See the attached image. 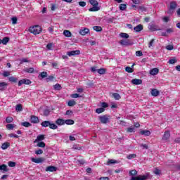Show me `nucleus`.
I'll return each mask as SVG.
<instances>
[{
    "label": "nucleus",
    "instance_id": "25",
    "mask_svg": "<svg viewBox=\"0 0 180 180\" xmlns=\"http://www.w3.org/2000/svg\"><path fill=\"white\" fill-rule=\"evenodd\" d=\"M50 121H44L41 123L42 127H50Z\"/></svg>",
    "mask_w": 180,
    "mask_h": 180
},
{
    "label": "nucleus",
    "instance_id": "24",
    "mask_svg": "<svg viewBox=\"0 0 180 180\" xmlns=\"http://www.w3.org/2000/svg\"><path fill=\"white\" fill-rule=\"evenodd\" d=\"M54 79H56V77H54V75H51L49 76L48 77H46V82H51L54 81Z\"/></svg>",
    "mask_w": 180,
    "mask_h": 180
},
{
    "label": "nucleus",
    "instance_id": "46",
    "mask_svg": "<svg viewBox=\"0 0 180 180\" xmlns=\"http://www.w3.org/2000/svg\"><path fill=\"white\" fill-rule=\"evenodd\" d=\"M154 41H155V39H153L150 40V41L148 43V48L153 49L154 47Z\"/></svg>",
    "mask_w": 180,
    "mask_h": 180
},
{
    "label": "nucleus",
    "instance_id": "60",
    "mask_svg": "<svg viewBox=\"0 0 180 180\" xmlns=\"http://www.w3.org/2000/svg\"><path fill=\"white\" fill-rule=\"evenodd\" d=\"M79 6H82V8H84V7L86 6V2L79 1Z\"/></svg>",
    "mask_w": 180,
    "mask_h": 180
},
{
    "label": "nucleus",
    "instance_id": "1",
    "mask_svg": "<svg viewBox=\"0 0 180 180\" xmlns=\"http://www.w3.org/2000/svg\"><path fill=\"white\" fill-rule=\"evenodd\" d=\"M29 32L34 35L40 34V33H41V27L39 25H34L33 27H30L29 28Z\"/></svg>",
    "mask_w": 180,
    "mask_h": 180
},
{
    "label": "nucleus",
    "instance_id": "21",
    "mask_svg": "<svg viewBox=\"0 0 180 180\" xmlns=\"http://www.w3.org/2000/svg\"><path fill=\"white\" fill-rule=\"evenodd\" d=\"M149 29L150 30H153V32H157V30H161V29L157 28V25L154 24H151L150 25H149Z\"/></svg>",
    "mask_w": 180,
    "mask_h": 180
},
{
    "label": "nucleus",
    "instance_id": "16",
    "mask_svg": "<svg viewBox=\"0 0 180 180\" xmlns=\"http://www.w3.org/2000/svg\"><path fill=\"white\" fill-rule=\"evenodd\" d=\"M6 86H8V83L4 82H0V91H5Z\"/></svg>",
    "mask_w": 180,
    "mask_h": 180
},
{
    "label": "nucleus",
    "instance_id": "8",
    "mask_svg": "<svg viewBox=\"0 0 180 180\" xmlns=\"http://www.w3.org/2000/svg\"><path fill=\"white\" fill-rule=\"evenodd\" d=\"M45 171L46 172H55L56 171H57V167H54V166H48Z\"/></svg>",
    "mask_w": 180,
    "mask_h": 180
},
{
    "label": "nucleus",
    "instance_id": "15",
    "mask_svg": "<svg viewBox=\"0 0 180 180\" xmlns=\"http://www.w3.org/2000/svg\"><path fill=\"white\" fill-rule=\"evenodd\" d=\"M143 29V25L141 24H139L136 25L135 27H134V30L136 32H141Z\"/></svg>",
    "mask_w": 180,
    "mask_h": 180
},
{
    "label": "nucleus",
    "instance_id": "59",
    "mask_svg": "<svg viewBox=\"0 0 180 180\" xmlns=\"http://www.w3.org/2000/svg\"><path fill=\"white\" fill-rule=\"evenodd\" d=\"M35 154L37 155H40L43 154V150L38 149V150H35Z\"/></svg>",
    "mask_w": 180,
    "mask_h": 180
},
{
    "label": "nucleus",
    "instance_id": "31",
    "mask_svg": "<svg viewBox=\"0 0 180 180\" xmlns=\"http://www.w3.org/2000/svg\"><path fill=\"white\" fill-rule=\"evenodd\" d=\"M75 105H77V102H75V101L74 100H70L68 102V106L72 107V106H75Z\"/></svg>",
    "mask_w": 180,
    "mask_h": 180
},
{
    "label": "nucleus",
    "instance_id": "48",
    "mask_svg": "<svg viewBox=\"0 0 180 180\" xmlns=\"http://www.w3.org/2000/svg\"><path fill=\"white\" fill-rule=\"evenodd\" d=\"M65 124L72 125L74 124L75 122L72 120H65Z\"/></svg>",
    "mask_w": 180,
    "mask_h": 180
},
{
    "label": "nucleus",
    "instance_id": "61",
    "mask_svg": "<svg viewBox=\"0 0 180 180\" xmlns=\"http://www.w3.org/2000/svg\"><path fill=\"white\" fill-rule=\"evenodd\" d=\"M136 57H141L143 56V52L141 51H137L136 52Z\"/></svg>",
    "mask_w": 180,
    "mask_h": 180
},
{
    "label": "nucleus",
    "instance_id": "11",
    "mask_svg": "<svg viewBox=\"0 0 180 180\" xmlns=\"http://www.w3.org/2000/svg\"><path fill=\"white\" fill-rule=\"evenodd\" d=\"M131 83L134 85H141V84H143V80H141L140 79H133L131 80Z\"/></svg>",
    "mask_w": 180,
    "mask_h": 180
},
{
    "label": "nucleus",
    "instance_id": "10",
    "mask_svg": "<svg viewBox=\"0 0 180 180\" xmlns=\"http://www.w3.org/2000/svg\"><path fill=\"white\" fill-rule=\"evenodd\" d=\"M46 139L44 134H39L37 136V139L34 141V143H37L39 141H43Z\"/></svg>",
    "mask_w": 180,
    "mask_h": 180
},
{
    "label": "nucleus",
    "instance_id": "35",
    "mask_svg": "<svg viewBox=\"0 0 180 180\" xmlns=\"http://www.w3.org/2000/svg\"><path fill=\"white\" fill-rule=\"evenodd\" d=\"M129 175H130L131 176H136V175H137V170H130L129 172Z\"/></svg>",
    "mask_w": 180,
    "mask_h": 180
},
{
    "label": "nucleus",
    "instance_id": "23",
    "mask_svg": "<svg viewBox=\"0 0 180 180\" xmlns=\"http://www.w3.org/2000/svg\"><path fill=\"white\" fill-rule=\"evenodd\" d=\"M178 5L176 4V1H172L171 3H170V9L172 10V11H174V10H175V9H176V6H177Z\"/></svg>",
    "mask_w": 180,
    "mask_h": 180
},
{
    "label": "nucleus",
    "instance_id": "28",
    "mask_svg": "<svg viewBox=\"0 0 180 180\" xmlns=\"http://www.w3.org/2000/svg\"><path fill=\"white\" fill-rule=\"evenodd\" d=\"M98 74H100L101 75H103V74H106V69L105 68H100L97 70Z\"/></svg>",
    "mask_w": 180,
    "mask_h": 180
},
{
    "label": "nucleus",
    "instance_id": "3",
    "mask_svg": "<svg viewBox=\"0 0 180 180\" xmlns=\"http://www.w3.org/2000/svg\"><path fill=\"white\" fill-rule=\"evenodd\" d=\"M32 81L29 79H23L18 82V86H22V85H30Z\"/></svg>",
    "mask_w": 180,
    "mask_h": 180
},
{
    "label": "nucleus",
    "instance_id": "41",
    "mask_svg": "<svg viewBox=\"0 0 180 180\" xmlns=\"http://www.w3.org/2000/svg\"><path fill=\"white\" fill-rule=\"evenodd\" d=\"M137 157V155L135 153L129 154L127 156V160H133V158H136Z\"/></svg>",
    "mask_w": 180,
    "mask_h": 180
},
{
    "label": "nucleus",
    "instance_id": "53",
    "mask_svg": "<svg viewBox=\"0 0 180 180\" xmlns=\"http://www.w3.org/2000/svg\"><path fill=\"white\" fill-rule=\"evenodd\" d=\"M125 71H126L127 72L131 73V72H133L134 70H133V68H131V67L127 66V67L125 68Z\"/></svg>",
    "mask_w": 180,
    "mask_h": 180
},
{
    "label": "nucleus",
    "instance_id": "49",
    "mask_svg": "<svg viewBox=\"0 0 180 180\" xmlns=\"http://www.w3.org/2000/svg\"><path fill=\"white\" fill-rule=\"evenodd\" d=\"M22 126H24V127H30V126H32V124H30V122H22Z\"/></svg>",
    "mask_w": 180,
    "mask_h": 180
},
{
    "label": "nucleus",
    "instance_id": "37",
    "mask_svg": "<svg viewBox=\"0 0 180 180\" xmlns=\"http://www.w3.org/2000/svg\"><path fill=\"white\" fill-rule=\"evenodd\" d=\"M120 37L122 39H129V34L124 33V32H121L120 34Z\"/></svg>",
    "mask_w": 180,
    "mask_h": 180
},
{
    "label": "nucleus",
    "instance_id": "51",
    "mask_svg": "<svg viewBox=\"0 0 180 180\" xmlns=\"http://www.w3.org/2000/svg\"><path fill=\"white\" fill-rule=\"evenodd\" d=\"M153 174H155V175H160L161 174V170H160L158 168L155 167L153 171Z\"/></svg>",
    "mask_w": 180,
    "mask_h": 180
},
{
    "label": "nucleus",
    "instance_id": "20",
    "mask_svg": "<svg viewBox=\"0 0 180 180\" xmlns=\"http://www.w3.org/2000/svg\"><path fill=\"white\" fill-rule=\"evenodd\" d=\"M9 147H11V143L9 142L4 143L1 145L2 150H7V148H9Z\"/></svg>",
    "mask_w": 180,
    "mask_h": 180
},
{
    "label": "nucleus",
    "instance_id": "33",
    "mask_svg": "<svg viewBox=\"0 0 180 180\" xmlns=\"http://www.w3.org/2000/svg\"><path fill=\"white\" fill-rule=\"evenodd\" d=\"M49 129H51L52 130H56V129H58V127L56 124L50 122Z\"/></svg>",
    "mask_w": 180,
    "mask_h": 180
},
{
    "label": "nucleus",
    "instance_id": "50",
    "mask_svg": "<svg viewBox=\"0 0 180 180\" xmlns=\"http://www.w3.org/2000/svg\"><path fill=\"white\" fill-rule=\"evenodd\" d=\"M39 77H41L42 79L47 78V72H41Z\"/></svg>",
    "mask_w": 180,
    "mask_h": 180
},
{
    "label": "nucleus",
    "instance_id": "13",
    "mask_svg": "<svg viewBox=\"0 0 180 180\" xmlns=\"http://www.w3.org/2000/svg\"><path fill=\"white\" fill-rule=\"evenodd\" d=\"M160 72V70L158 68H153L150 70V75H157Z\"/></svg>",
    "mask_w": 180,
    "mask_h": 180
},
{
    "label": "nucleus",
    "instance_id": "32",
    "mask_svg": "<svg viewBox=\"0 0 180 180\" xmlns=\"http://www.w3.org/2000/svg\"><path fill=\"white\" fill-rule=\"evenodd\" d=\"M112 97L114 99H115V101H119V99L122 98V96H120V95L117 93L112 94Z\"/></svg>",
    "mask_w": 180,
    "mask_h": 180
},
{
    "label": "nucleus",
    "instance_id": "22",
    "mask_svg": "<svg viewBox=\"0 0 180 180\" xmlns=\"http://www.w3.org/2000/svg\"><path fill=\"white\" fill-rule=\"evenodd\" d=\"M101 8H99L98 6H93V7L90 8L89 9V12H98Z\"/></svg>",
    "mask_w": 180,
    "mask_h": 180
},
{
    "label": "nucleus",
    "instance_id": "54",
    "mask_svg": "<svg viewBox=\"0 0 180 180\" xmlns=\"http://www.w3.org/2000/svg\"><path fill=\"white\" fill-rule=\"evenodd\" d=\"M26 72H28L29 74H33V72H34V68H30L26 70Z\"/></svg>",
    "mask_w": 180,
    "mask_h": 180
},
{
    "label": "nucleus",
    "instance_id": "7",
    "mask_svg": "<svg viewBox=\"0 0 180 180\" xmlns=\"http://www.w3.org/2000/svg\"><path fill=\"white\" fill-rule=\"evenodd\" d=\"M30 122L36 124L37 123H39L40 120H39V117L36 115H32L30 117Z\"/></svg>",
    "mask_w": 180,
    "mask_h": 180
},
{
    "label": "nucleus",
    "instance_id": "26",
    "mask_svg": "<svg viewBox=\"0 0 180 180\" xmlns=\"http://www.w3.org/2000/svg\"><path fill=\"white\" fill-rule=\"evenodd\" d=\"M63 34L65 36V37H71L72 34L70 30H65L63 31Z\"/></svg>",
    "mask_w": 180,
    "mask_h": 180
},
{
    "label": "nucleus",
    "instance_id": "55",
    "mask_svg": "<svg viewBox=\"0 0 180 180\" xmlns=\"http://www.w3.org/2000/svg\"><path fill=\"white\" fill-rule=\"evenodd\" d=\"M12 20V25H16L18 23V18L16 17H13L11 18Z\"/></svg>",
    "mask_w": 180,
    "mask_h": 180
},
{
    "label": "nucleus",
    "instance_id": "18",
    "mask_svg": "<svg viewBox=\"0 0 180 180\" xmlns=\"http://www.w3.org/2000/svg\"><path fill=\"white\" fill-rule=\"evenodd\" d=\"M120 44H121V46H129L130 43H129V39H122L120 41Z\"/></svg>",
    "mask_w": 180,
    "mask_h": 180
},
{
    "label": "nucleus",
    "instance_id": "43",
    "mask_svg": "<svg viewBox=\"0 0 180 180\" xmlns=\"http://www.w3.org/2000/svg\"><path fill=\"white\" fill-rule=\"evenodd\" d=\"M53 89H55V91H60L61 89V84H56L53 85Z\"/></svg>",
    "mask_w": 180,
    "mask_h": 180
},
{
    "label": "nucleus",
    "instance_id": "47",
    "mask_svg": "<svg viewBox=\"0 0 180 180\" xmlns=\"http://www.w3.org/2000/svg\"><path fill=\"white\" fill-rule=\"evenodd\" d=\"M134 130H136V128H134V127H133V126L127 129V133H133L134 131Z\"/></svg>",
    "mask_w": 180,
    "mask_h": 180
},
{
    "label": "nucleus",
    "instance_id": "6",
    "mask_svg": "<svg viewBox=\"0 0 180 180\" xmlns=\"http://www.w3.org/2000/svg\"><path fill=\"white\" fill-rule=\"evenodd\" d=\"M169 137H171V132L169 131H165L162 136V140L167 141L169 139Z\"/></svg>",
    "mask_w": 180,
    "mask_h": 180
},
{
    "label": "nucleus",
    "instance_id": "44",
    "mask_svg": "<svg viewBox=\"0 0 180 180\" xmlns=\"http://www.w3.org/2000/svg\"><path fill=\"white\" fill-rule=\"evenodd\" d=\"M0 170L8 172V166H6V165H0Z\"/></svg>",
    "mask_w": 180,
    "mask_h": 180
},
{
    "label": "nucleus",
    "instance_id": "63",
    "mask_svg": "<svg viewBox=\"0 0 180 180\" xmlns=\"http://www.w3.org/2000/svg\"><path fill=\"white\" fill-rule=\"evenodd\" d=\"M71 98H81V96L78 94H73L71 95Z\"/></svg>",
    "mask_w": 180,
    "mask_h": 180
},
{
    "label": "nucleus",
    "instance_id": "2",
    "mask_svg": "<svg viewBox=\"0 0 180 180\" xmlns=\"http://www.w3.org/2000/svg\"><path fill=\"white\" fill-rule=\"evenodd\" d=\"M98 119L101 123H102V124H106L107 123H110V115H104L100 116Z\"/></svg>",
    "mask_w": 180,
    "mask_h": 180
},
{
    "label": "nucleus",
    "instance_id": "5",
    "mask_svg": "<svg viewBox=\"0 0 180 180\" xmlns=\"http://www.w3.org/2000/svg\"><path fill=\"white\" fill-rule=\"evenodd\" d=\"M80 53L81 51H79V50H76V51H68L67 54L68 56H69V57H72V56H78L80 54Z\"/></svg>",
    "mask_w": 180,
    "mask_h": 180
},
{
    "label": "nucleus",
    "instance_id": "57",
    "mask_svg": "<svg viewBox=\"0 0 180 180\" xmlns=\"http://www.w3.org/2000/svg\"><path fill=\"white\" fill-rule=\"evenodd\" d=\"M168 63L169 64H175V63H178V60L175 58H172L169 60Z\"/></svg>",
    "mask_w": 180,
    "mask_h": 180
},
{
    "label": "nucleus",
    "instance_id": "9",
    "mask_svg": "<svg viewBox=\"0 0 180 180\" xmlns=\"http://www.w3.org/2000/svg\"><path fill=\"white\" fill-rule=\"evenodd\" d=\"M139 134H141L142 136H151V131L147 129L141 130Z\"/></svg>",
    "mask_w": 180,
    "mask_h": 180
},
{
    "label": "nucleus",
    "instance_id": "34",
    "mask_svg": "<svg viewBox=\"0 0 180 180\" xmlns=\"http://www.w3.org/2000/svg\"><path fill=\"white\" fill-rule=\"evenodd\" d=\"M9 43V37H4L3 39H1V44H8Z\"/></svg>",
    "mask_w": 180,
    "mask_h": 180
},
{
    "label": "nucleus",
    "instance_id": "62",
    "mask_svg": "<svg viewBox=\"0 0 180 180\" xmlns=\"http://www.w3.org/2000/svg\"><path fill=\"white\" fill-rule=\"evenodd\" d=\"M50 115V110H44V116H49Z\"/></svg>",
    "mask_w": 180,
    "mask_h": 180
},
{
    "label": "nucleus",
    "instance_id": "42",
    "mask_svg": "<svg viewBox=\"0 0 180 180\" xmlns=\"http://www.w3.org/2000/svg\"><path fill=\"white\" fill-rule=\"evenodd\" d=\"M101 108L106 109V108H109V104H108V103L106 102H102L101 103Z\"/></svg>",
    "mask_w": 180,
    "mask_h": 180
},
{
    "label": "nucleus",
    "instance_id": "19",
    "mask_svg": "<svg viewBox=\"0 0 180 180\" xmlns=\"http://www.w3.org/2000/svg\"><path fill=\"white\" fill-rule=\"evenodd\" d=\"M8 81H9V82H11L12 84H16V83H18V78H16L13 76H11V77H8Z\"/></svg>",
    "mask_w": 180,
    "mask_h": 180
},
{
    "label": "nucleus",
    "instance_id": "45",
    "mask_svg": "<svg viewBox=\"0 0 180 180\" xmlns=\"http://www.w3.org/2000/svg\"><path fill=\"white\" fill-rule=\"evenodd\" d=\"M8 167H11V168H15V167H16V162H13V161H9L8 162Z\"/></svg>",
    "mask_w": 180,
    "mask_h": 180
},
{
    "label": "nucleus",
    "instance_id": "4",
    "mask_svg": "<svg viewBox=\"0 0 180 180\" xmlns=\"http://www.w3.org/2000/svg\"><path fill=\"white\" fill-rule=\"evenodd\" d=\"M31 161L32 162H34L35 164H41V162H43L44 161V158H32Z\"/></svg>",
    "mask_w": 180,
    "mask_h": 180
},
{
    "label": "nucleus",
    "instance_id": "56",
    "mask_svg": "<svg viewBox=\"0 0 180 180\" xmlns=\"http://www.w3.org/2000/svg\"><path fill=\"white\" fill-rule=\"evenodd\" d=\"M109 164H117V160H115L113 159L108 160V165Z\"/></svg>",
    "mask_w": 180,
    "mask_h": 180
},
{
    "label": "nucleus",
    "instance_id": "64",
    "mask_svg": "<svg viewBox=\"0 0 180 180\" xmlns=\"http://www.w3.org/2000/svg\"><path fill=\"white\" fill-rule=\"evenodd\" d=\"M57 5L56 4H51V11H56V9H57Z\"/></svg>",
    "mask_w": 180,
    "mask_h": 180
},
{
    "label": "nucleus",
    "instance_id": "29",
    "mask_svg": "<svg viewBox=\"0 0 180 180\" xmlns=\"http://www.w3.org/2000/svg\"><path fill=\"white\" fill-rule=\"evenodd\" d=\"M89 4L92 5V6H98L99 3L96 0H89Z\"/></svg>",
    "mask_w": 180,
    "mask_h": 180
},
{
    "label": "nucleus",
    "instance_id": "17",
    "mask_svg": "<svg viewBox=\"0 0 180 180\" xmlns=\"http://www.w3.org/2000/svg\"><path fill=\"white\" fill-rule=\"evenodd\" d=\"M152 96H158L160 95V91L157 89H153L150 91Z\"/></svg>",
    "mask_w": 180,
    "mask_h": 180
},
{
    "label": "nucleus",
    "instance_id": "36",
    "mask_svg": "<svg viewBox=\"0 0 180 180\" xmlns=\"http://www.w3.org/2000/svg\"><path fill=\"white\" fill-rule=\"evenodd\" d=\"M7 130H13V129L15 128V124H8L6 126Z\"/></svg>",
    "mask_w": 180,
    "mask_h": 180
},
{
    "label": "nucleus",
    "instance_id": "52",
    "mask_svg": "<svg viewBox=\"0 0 180 180\" xmlns=\"http://www.w3.org/2000/svg\"><path fill=\"white\" fill-rule=\"evenodd\" d=\"M6 122L7 123H12V122H13V117H7L6 118Z\"/></svg>",
    "mask_w": 180,
    "mask_h": 180
},
{
    "label": "nucleus",
    "instance_id": "58",
    "mask_svg": "<svg viewBox=\"0 0 180 180\" xmlns=\"http://www.w3.org/2000/svg\"><path fill=\"white\" fill-rule=\"evenodd\" d=\"M8 137L14 138V139H19V135H16L15 134H9Z\"/></svg>",
    "mask_w": 180,
    "mask_h": 180
},
{
    "label": "nucleus",
    "instance_id": "30",
    "mask_svg": "<svg viewBox=\"0 0 180 180\" xmlns=\"http://www.w3.org/2000/svg\"><path fill=\"white\" fill-rule=\"evenodd\" d=\"M37 146L41 148H44L46 147V143L41 141L37 143Z\"/></svg>",
    "mask_w": 180,
    "mask_h": 180
},
{
    "label": "nucleus",
    "instance_id": "40",
    "mask_svg": "<svg viewBox=\"0 0 180 180\" xmlns=\"http://www.w3.org/2000/svg\"><path fill=\"white\" fill-rule=\"evenodd\" d=\"M103 112H105V108H97L96 109V113H98V115H101V113H103Z\"/></svg>",
    "mask_w": 180,
    "mask_h": 180
},
{
    "label": "nucleus",
    "instance_id": "39",
    "mask_svg": "<svg viewBox=\"0 0 180 180\" xmlns=\"http://www.w3.org/2000/svg\"><path fill=\"white\" fill-rule=\"evenodd\" d=\"M119 8L120 11H126V9L127 8V5L124 4H121Z\"/></svg>",
    "mask_w": 180,
    "mask_h": 180
},
{
    "label": "nucleus",
    "instance_id": "38",
    "mask_svg": "<svg viewBox=\"0 0 180 180\" xmlns=\"http://www.w3.org/2000/svg\"><path fill=\"white\" fill-rule=\"evenodd\" d=\"M93 29L94 30H95V32H102V30H103V29L101 26H94Z\"/></svg>",
    "mask_w": 180,
    "mask_h": 180
},
{
    "label": "nucleus",
    "instance_id": "27",
    "mask_svg": "<svg viewBox=\"0 0 180 180\" xmlns=\"http://www.w3.org/2000/svg\"><path fill=\"white\" fill-rule=\"evenodd\" d=\"M15 110L17 112H22V110H23V106L22 105V104H18L15 105Z\"/></svg>",
    "mask_w": 180,
    "mask_h": 180
},
{
    "label": "nucleus",
    "instance_id": "12",
    "mask_svg": "<svg viewBox=\"0 0 180 180\" xmlns=\"http://www.w3.org/2000/svg\"><path fill=\"white\" fill-rule=\"evenodd\" d=\"M79 34L82 36H86V34H88L89 33V29L88 28H84L83 30H80L79 31Z\"/></svg>",
    "mask_w": 180,
    "mask_h": 180
},
{
    "label": "nucleus",
    "instance_id": "14",
    "mask_svg": "<svg viewBox=\"0 0 180 180\" xmlns=\"http://www.w3.org/2000/svg\"><path fill=\"white\" fill-rule=\"evenodd\" d=\"M56 124H58V126H63L64 124H65V120L61 119V118H58L56 121Z\"/></svg>",
    "mask_w": 180,
    "mask_h": 180
}]
</instances>
